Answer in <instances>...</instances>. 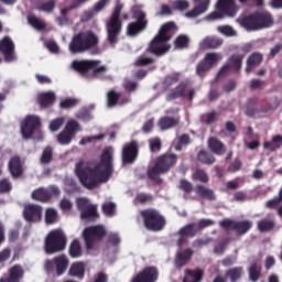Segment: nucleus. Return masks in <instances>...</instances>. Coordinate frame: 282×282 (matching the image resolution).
Wrapping results in <instances>:
<instances>
[{"mask_svg": "<svg viewBox=\"0 0 282 282\" xmlns=\"http://www.w3.org/2000/svg\"><path fill=\"white\" fill-rule=\"evenodd\" d=\"M76 175L84 188L94 191L98 184H105L109 182L111 175H113V149L106 148L101 155L100 162L95 167L85 165L83 161L76 165Z\"/></svg>", "mask_w": 282, "mask_h": 282, "instance_id": "1", "label": "nucleus"}, {"mask_svg": "<svg viewBox=\"0 0 282 282\" xmlns=\"http://www.w3.org/2000/svg\"><path fill=\"white\" fill-rule=\"evenodd\" d=\"M173 28H175L173 22L163 24L159 33L150 42L147 52L158 57L169 54V52H171L169 41L173 39Z\"/></svg>", "mask_w": 282, "mask_h": 282, "instance_id": "2", "label": "nucleus"}, {"mask_svg": "<svg viewBox=\"0 0 282 282\" xmlns=\"http://www.w3.org/2000/svg\"><path fill=\"white\" fill-rule=\"evenodd\" d=\"M175 164H177V154L164 153L159 155L154 161V165L148 170L149 180L160 184L162 182L160 175L169 173Z\"/></svg>", "mask_w": 282, "mask_h": 282, "instance_id": "3", "label": "nucleus"}, {"mask_svg": "<svg viewBox=\"0 0 282 282\" xmlns=\"http://www.w3.org/2000/svg\"><path fill=\"white\" fill-rule=\"evenodd\" d=\"M123 8L124 4L117 1L110 18L106 23L107 41L111 47L118 45L120 34H122V19H120V14H122Z\"/></svg>", "mask_w": 282, "mask_h": 282, "instance_id": "4", "label": "nucleus"}, {"mask_svg": "<svg viewBox=\"0 0 282 282\" xmlns=\"http://www.w3.org/2000/svg\"><path fill=\"white\" fill-rule=\"evenodd\" d=\"M98 43L99 40L96 33L91 31L79 32L73 36L68 50L70 54H84V52H89V50H96Z\"/></svg>", "mask_w": 282, "mask_h": 282, "instance_id": "5", "label": "nucleus"}, {"mask_svg": "<svg viewBox=\"0 0 282 282\" xmlns=\"http://www.w3.org/2000/svg\"><path fill=\"white\" fill-rule=\"evenodd\" d=\"M210 226H215V220L210 218H203L198 220V223H189L183 226L176 235L178 239L176 240L177 248H184L186 243H188V238L194 239L197 237V234L202 232L205 228H210Z\"/></svg>", "mask_w": 282, "mask_h": 282, "instance_id": "6", "label": "nucleus"}, {"mask_svg": "<svg viewBox=\"0 0 282 282\" xmlns=\"http://www.w3.org/2000/svg\"><path fill=\"white\" fill-rule=\"evenodd\" d=\"M143 225L151 232H160L166 227V218L155 208H145L140 212Z\"/></svg>", "mask_w": 282, "mask_h": 282, "instance_id": "7", "label": "nucleus"}, {"mask_svg": "<svg viewBox=\"0 0 282 282\" xmlns=\"http://www.w3.org/2000/svg\"><path fill=\"white\" fill-rule=\"evenodd\" d=\"M132 19H134V22L127 25L128 36H138L149 28V18H147V12L142 10V6L132 7Z\"/></svg>", "mask_w": 282, "mask_h": 282, "instance_id": "8", "label": "nucleus"}, {"mask_svg": "<svg viewBox=\"0 0 282 282\" xmlns=\"http://www.w3.org/2000/svg\"><path fill=\"white\" fill-rule=\"evenodd\" d=\"M272 23V14L269 12H254L241 20L242 28L249 31L263 30L270 28Z\"/></svg>", "mask_w": 282, "mask_h": 282, "instance_id": "9", "label": "nucleus"}, {"mask_svg": "<svg viewBox=\"0 0 282 282\" xmlns=\"http://www.w3.org/2000/svg\"><path fill=\"white\" fill-rule=\"evenodd\" d=\"M217 11L209 13L207 15L208 21H217L218 19H224V17H229V19H235L237 12H239V7L235 0H218Z\"/></svg>", "mask_w": 282, "mask_h": 282, "instance_id": "10", "label": "nucleus"}, {"mask_svg": "<svg viewBox=\"0 0 282 282\" xmlns=\"http://www.w3.org/2000/svg\"><path fill=\"white\" fill-rule=\"evenodd\" d=\"M67 246V238L62 230H53L48 234L45 240L46 254H56V252H63Z\"/></svg>", "mask_w": 282, "mask_h": 282, "instance_id": "11", "label": "nucleus"}, {"mask_svg": "<svg viewBox=\"0 0 282 282\" xmlns=\"http://www.w3.org/2000/svg\"><path fill=\"white\" fill-rule=\"evenodd\" d=\"M100 65V62L98 61H74L72 63L73 69L75 72H78L83 76L87 74L88 72H93V78H97L99 74H105L107 72V66H98Z\"/></svg>", "mask_w": 282, "mask_h": 282, "instance_id": "12", "label": "nucleus"}, {"mask_svg": "<svg viewBox=\"0 0 282 282\" xmlns=\"http://www.w3.org/2000/svg\"><path fill=\"white\" fill-rule=\"evenodd\" d=\"M78 131H82L80 123H78L76 119L68 120L63 131L57 134L58 144H62V147L72 144V140L76 138V133H78Z\"/></svg>", "mask_w": 282, "mask_h": 282, "instance_id": "13", "label": "nucleus"}, {"mask_svg": "<svg viewBox=\"0 0 282 282\" xmlns=\"http://www.w3.org/2000/svg\"><path fill=\"white\" fill-rule=\"evenodd\" d=\"M107 235V231L102 226L87 227L83 231V238L85 241L86 250H94L96 241H100L102 237Z\"/></svg>", "mask_w": 282, "mask_h": 282, "instance_id": "14", "label": "nucleus"}, {"mask_svg": "<svg viewBox=\"0 0 282 282\" xmlns=\"http://www.w3.org/2000/svg\"><path fill=\"white\" fill-rule=\"evenodd\" d=\"M220 228L224 230H235L238 237H243L247 232H250L252 229V221L250 220H232V219H224L219 223Z\"/></svg>", "mask_w": 282, "mask_h": 282, "instance_id": "15", "label": "nucleus"}, {"mask_svg": "<svg viewBox=\"0 0 282 282\" xmlns=\"http://www.w3.org/2000/svg\"><path fill=\"white\" fill-rule=\"evenodd\" d=\"M223 56L219 53H207L205 57L197 64L196 74L200 78L206 76L207 72H210L212 67H215L219 61H221Z\"/></svg>", "mask_w": 282, "mask_h": 282, "instance_id": "16", "label": "nucleus"}, {"mask_svg": "<svg viewBox=\"0 0 282 282\" xmlns=\"http://www.w3.org/2000/svg\"><path fill=\"white\" fill-rule=\"evenodd\" d=\"M39 129H41V118L34 115L26 116L21 123V133L25 140H30Z\"/></svg>", "mask_w": 282, "mask_h": 282, "instance_id": "17", "label": "nucleus"}, {"mask_svg": "<svg viewBox=\"0 0 282 282\" xmlns=\"http://www.w3.org/2000/svg\"><path fill=\"white\" fill-rule=\"evenodd\" d=\"M61 195V189L55 186L48 187H39L37 189L32 192V199L35 202H42V204H47L52 197H58Z\"/></svg>", "mask_w": 282, "mask_h": 282, "instance_id": "18", "label": "nucleus"}, {"mask_svg": "<svg viewBox=\"0 0 282 282\" xmlns=\"http://www.w3.org/2000/svg\"><path fill=\"white\" fill-rule=\"evenodd\" d=\"M140 153V148L138 147V141L132 140L129 143H126L122 148V164H135L138 155Z\"/></svg>", "mask_w": 282, "mask_h": 282, "instance_id": "19", "label": "nucleus"}, {"mask_svg": "<svg viewBox=\"0 0 282 282\" xmlns=\"http://www.w3.org/2000/svg\"><path fill=\"white\" fill-rule=\"evenodd\" d=\"M23 217L28 224H39L43 219V207L35 204L26 205L23 209Z\"/></svg>", "mask_w": 282, "mask_h": 282, "instance_id": "20", "label": "nucleus"}, {"mask_svg": "<svg viewBox=\"0 0 282 282\" xmlns=\"http://www.w3.org/2000/svg\"><path fill=\"white\" fill-rule=\"evenodd\" d=\"M77 208L80 210L82 219H91L98 217V206L91 205L88 198H78Z\"/></svg>", "mask_w": 282, "mask_h": 282, "instance_id": "21", "label": "nucleus"}, {"mask_svg": "<svg viewBox=\"0 0 282 282\" xmlns=\"http://www.w3.org/2000/svg\"><path fill=\"white\" fill-rule=\"evenodd\" d=\"M243 64V55L232 54L229 57L228 65H225L218 72V76H226L230 69L234 72H241V66Z\"/></svg>", "mask_w": 282, "mask_h": 282, "instance_id": "22", "label": "nucleus"}, {"mask_svg": "<svg viewBox=\"0 0 282 282\" xmlns=\"http://www.w3.org/2000/svg\"><path fill=\"white\" fill-rule=\"evenodd\" d=\"M160 276V272L155 267H145L141 272H139L131 282H155Z\"/></svg>", "mask_w": 282, "mask_h": 282, "instance_id": "23", "label": "nucleus"}, {"mask_svg": "<svg viewBox=\"0 0 282 282\" xmlns=\"http://www.w3.org/2000/svg\"><path fill=\"white\" fill-rule=\"evenodd\" d=\"M0 52L7 63L14 61V42H12V39L6 36L0 41Z\"/></svg>", "mask_w": 282, "mask_h": 282, "instance_id": "24", "label": "nucleus"}, {"mask_svg": "<svg viewBox=\"0 0 282 282\" xmlns=\"http://www.w3.org/2000/svg\"><path fill=\"white\" fill-rule=\"evenodd\" d=\"M195 251L192 248H186L183 251L176 253L174 259V267L176 270H182L185 265H188L191 259H193Z\"/></svg>", "mask_w": 282, "mask_h": 282, "instance_id": "25", "label": "nucleus"}, {"mask_svg": "<svg viewBox=\"0 0 282 282\" xmlns=\"http://www.w3.org/2000/svg\"><path fill=\"white\" fill-rule=\"evenodd\" d=\"M194 3L195 7L193 10L185 13L187 19H197V17H202V14L207 12L210 7V0H194Z\"/></svg>", "mask_w": 282, "mask_h": 282, "instance_id": "26", "label": "nucleus"}, {"mask_svg": "<svg viewBox=\"0 0 282 282\" xmlns=\"http://www.w3.org/2000/svg\"><path fill=\"white\" fill-rule=\"evenodd\" d=\"M186 89H188V80L181 82L174 89H171L165 96V100L171 102L177 98H186Z\"/></svg>", "mask_w": 282, "mask_h": 282, "instance_id": "27", "label": "nucleus"}, {"mask_svg": "<svg viewBox=\"0 0 282 282\" xmlns=\"http://www.w3.org/2000/svg\"><path fill=\"white\" fill-rule=\"evenodd\" d=\"M25 274V270H23V267L21 264H15L10 268L9 270V276L8 278H1L0 282H20L21 278Z\"/></svg>", "mask_w": 282, "mask_h": 282, "instance_id": "28", "label": "nucleus"}, {"mask_svg": "<svg viewBox=\"0 0 282 282\" xmlns=\"http://www.w3.org/2000/svg\"><path fill=\"white\" fill-rule=\"evenodd\" d=\"M207 147L212 153L215 155H225L226 154V144L221 142L217 137H210L207 140Z\"/></svg>", "mask_w": 282, "mask_h": 282, "instance_id": "29", "label": "nucleus"}, {"mask_svg": "<svg viewBox=\"0 0 282 282\" xmlns=\"http://www.w3.org/2000/svg\"><path fill=\"white\" fill-rule=\"evenodd\" d=\"M158 127L161 129V131H169V129L180 127V117H161L158 121Z\"/></svg>", "mask_w": 282, "mask_h": 282, "instance_id": "30", "label": "nucleus"}, {"mask_svg": "<svg viewBox=\"0 0 282 282\" xmlns=\"http://www.w3.org/2000/svg\"><path fill=\"white\" fill-rule=\"evenodd\" d=\"M9 171L12 177H21L23 175V163H21V158L12 156L9 161Z\"/></svg>", "mask_w": 282, "mask_h": 282, "instance_id": "31", "label": "nucleus"}, {"mask_svg": "<svg viewBox=\"0 0 282 282\" xmlns=\"http://www.w3.org/2000/svg\"><path fill=\"white\" fill-rule=\"evenodd\" d=\"M195 193L197 197H200L202 199H207L208 202H215V199H217V195H215V191L202 184H198L195 186Z\"/></svg>", "mask_w": 282, "mask_h": 282, "instance_id": "32", "label": "nucleus"}, {"mask_svg": "<svg viewBox=\"0 0 282 282\" xmlns=\"http://www.w3.org/2000/svg\"><path fill=\"white\" fill-rule=\"evenodd\" d=\"M204 281V269H185L183 282H202Z\"/></svg>", "mask_w": 282, "mask_h": 282, "instance_id": "33", "label": "nucleus"}, {"mask_svg": "<svg viewBox=\"0 0 282 282\" xmlns=\"http://www.w3.org/2000/svg\"><path fill=\"white\" fill-rule=\"evenodd\" d=\"M37 102L41 109H47V107H52L56 102V94L53 91L42 93L37 98Z\"/></svg>", "mask_w": 282, "mask_h": 282, "instance_id": "34", "label": "nucleus"}, {"mask_svg": "<svg viewBox=\"0 0 282 282\" xmlns=\"http://www.w3.org/2000/svg\"><path fill=\"white\" fill-rule=\"evenodd\" d=\"M221 45H224V40L217 36H206L200 42L202 50H217V47H221Z\"/></svg>", "mask_w": 282, "mask_h": 282, "instance_id": "35", "label": "nucleus"}, {"mask_svg": "<svg viewBox=\"0 0 282 282\" xmlns=\"http://www.w3.org/2000/svg\"><path fill=\"white\" fill-rule=\"evenodd\" d=\"M85 262H74L68 270V276H75V279L83 281V279H85Z\"/></svg>", "mask_w": 282, "mask_h": 282, "instance_id": "36", "label": "nucleus"}, {"mask_svg": "<svg viewBox=\"0 0 282 282\" xmlns=\"http://www.w3.org/2000/svg\"><path fill=\"white\" fill-rule=\"evenodd\" d=\"M259 99L257 97L249 98L245 106V113L248 118H254L259 115Z\"/></svg>", "mask_w": 282, "mask_h": 282, "instance_id": "37", "label": "nucleus"}, {"mask_svg": "<svg viewBox=\"0 0 282 282\" xmlns=\"http://www.w3.org/2000/svg\"><path fill=\"white\" fill-rule=\"evenodd\" d=\"M260 63H263V54L261 53L251 54L247 59V67H246L247 74H250L253 67H259Z\"/></svg>", "mask_w": 282, "mask_h": 282, "instance_id": "38", "label": "nucleus"}, {"mask_svg": "<svg viewBox=\"0 0 282 282\" xmlns=\"http://www.w3.org/2000/svg\"><path fill=\"white\" fill-rule=\"evenodd\" d=\"M54 263L57 276H63L67 270V265H69V260L65 256H59L54 258Z\"/></svg>", "mask_w": 282, "mask_h": 282, "instance_id": "39", "label": "nucleus"}, {"mask_svg": "<svg viewBox=\"0 0 282 282\" xmlns=\"http://www.w3.org/2000/svg\"><path fill=\"white\" fill-rule=\"evenodd\" d=\"M68 254L72 259H79V257H83V245H80L78 239H74L70 242Z\"/></svg>", "mask_w": 282, "mask_h": 282, "instance_id": "40", "label": "nucleus"}, {"mask_svg": "<svg viewBox=\"0 0 282 282\" xmlns=\"http://www.w3.org/2000/svg\"><path fill=\"white\" fill-rule=\"evenodd\" d=\"M226 279H229L230 282L240 281L243 276V267H234L226 271L225 273Z\"/></svg>", "mask_w": 282, "mask_h": 282, "instance_id": "41", "label": "nucleus"}, {"mask_svg": "<svg viewBox=\"0 0 282 282\" xmlns=\"http://www.w3.org/2000/svg\"><path fill=\"white\" fill-rule=\"evenodd\" d=\"M249 279L252 282H257L261 279V262L254 261L248 269Z\"/></svg>", "mask_w": 282, "mask_h": 282, "instance_id": "42", "label": "nucleus"}, {"mask_svg": "<svg viewBox=\"0 0 282 282\" xmlns=\"http://www.w3.org/2000/svg\"><path fill=\"white\" fill-rule=\"evenodd\" d=\"M264 149H267L268 151H279V149H281L282 147V135L281 134H276L272 137L271 141H265L263 143Z\"/></svg>", "mask_w": 282, "mask_h": 282, "instance_id": "43", "label": "nucleus"}, {"mask_svg": "<svg viewBox=\"0 0 282 282\" xmlns=\"http://www.w3.org/2000/svg\"><path fill=\"white\" fill-rule=\"evenodd\" d=\"M197 160L198 162H200L202 164H206L207 166L213 165V163L217 161V159H215V155L206 150L198 151Z\"/></svg>", "mask_w": 282, "mask_h": 282, "instance_id": "44", "label": "nucleus"}, {"mask_svg": "<svg viewBox=\"0 0 282 282\" xmlns=\"http://www.w3.org/2000/svg\"><path fill=\"white\" fill-rule=\"evenodd\" d=\"M275 226H276V223H274V220L269 218H263L260 221H258L259 232H270L271 230H274Z\"/></svg>", "mask_w": 282, "mask_h": 282, "instance_id": "45", "label": "nucleus"}, {"mask_svg": "<svg viewBox=\"0 0 282 282\" xmlns=\"http://www.w3.org/2000/svg\"><path fill=\"white\" fill-rule=\"evenodd\" d=\"M121 94L116 91L115 89H111L107 93V107L110 109L113 107H117L119 105Z\"/></svg>", "mask_w": 282, "mask_h": 282, "instance_id": "46", "label": "nucleus"}, {"mask_svg": "<svg viewBox=\"0 0 282 282\" xmlns=\"http://www.w3.org/2000/svg\"><path fill=\"white\" fill-rule=\"evenodd\" d=\"M191 43V39L186 34L178 35L174 41L175 50H186Z\"/></svg>", "mask_w": 282, "mask_h": 282, "instance_id": "47", "label": "nucleus"}, {"mask_svg": "<svg viewBox=\"0 0 282 282\" xmlns=\"http://www.w3.org/2000/svg\"><path fill=\"white\" fill-rule=\"evenodd\" d=\"M180 83V74L178 73H174L172 75H167L164 80H163V89L164 91H169V89H171V87H173V85Z\"/></svg>", "mask_w": 282, "mask_h": 282, "instance_id": "48", "label": "nucleus"}, {"mask_svg": "<svg viewBox=\"0 0 282 282\" xmlns=\"http://www.w3.org/2000/svg\"><path fill=\"white\" fill-rule=\"evenodd\" d=\"M36 10H39L40 12H46L47 14H52V12L56 10V0H48L42 2L36 7Z\"/></svg>", "mask_w": 282, "mask_h": 282, "instance_id": "49", "label": "nucleus"}, {"mask_svg": "<svg viewBox=\"0 0 282 282\" xmlns=\"http://www.w3.org/2000/svg\"><path fill=\"white\" fill-rule=\"evenodd\" d=\"M52 160H54V149L48 145L43 150L40 162L41 164H50Z\"/></svg>", "mask_w": 282, "mask_h": 282, "instance_id": "50", "label": "nucleus"}, {"mask_svg": "<svg viewBox=\"0 0 282 282\" xmlns=\"http://www.w3.org/2000/svg\"><path fill=\"white\" fill-rule=\"evenodd\" d=\"M193 180L195 182H202V184H208L209 182V177L208 174L206 173V171L202 170V169H196L192 175Z\"/></svg>", "mask_w": 282, "mask_h": 282, "instance_id": "51", "label": "nucleus"}, {"mask_svg": "<svg viewBox=\"0 0 282 282\" xmlns=\"http://www.w3.org/2000/svg\"><path fill=\"white\" fill-rule=\"evenodd\" d=\"M58 221V212L54 208H47L45 212V223L47 226H52V224H56Z\"/></svg>", "mask_w": 282, "mask_h": 282, "instance_id": "52", "label": "nucleus"}, {"mask_svg": "<svg viewBox=\"0 0 282 282\" xmlns=\"http://www.w3.org/2000/svg\"><path fill=\"white\" fill-rule=\"evenodd\" d=\"M153 63H155L153 57L139 56L133 65L134 67H149V65H153Z\"/></svg>", "mask_w": 282, "mask_h": 282, "instance_id": "53", "label": "nucleus"}, {"mask_svg": "<svg viewBox=\"0 0 282 282\" xmlns=\"http://www.w3.org/2000/svg\"><path fill=\"white\" fill-rule=\"evenodd\" d=\"M149 147L151 153H159V151H162V140L160 138H152L149 140Z\"/></svg>", "mask_w": 282, "mask_h": 282, "instance_id": "54", "label": "nucleus"}, {"mask_svg": "<svg viewBox=\"0 0 282 282\" xmlns=\"http://www.w3.org/2000/svg\"><path fill=\"white\" fill-rule=\"evenodd\" d=\"M29 23L32 25V28H35V30H39L40 32H43V30L46 28L45 22L41 21V19L34 15L29 17Z\"/></svg>", "mask_w": 282, "mask_h": 282, "instance_id": "55", "label": "nucleus"}, {"mask_svg": "<svg viewBox=\"0 0 282 282\" xmlns=\"http://www.w3.org/2000/svg\"><path fill=\"white\" fill-rule=\"evenodd\" d=\"M174 10H178V12H185V10H188L191 8V3L188 0H175L173 2Z\"/></svg>", "mask_w": 282, "mask_h": 282, "instance_id": "56", "label": "nucleus"}, {"mask_svg": "<svg viewBox=\"0 0 282 282\" xmlns=\"http://www.w3.org/2000/svg\"><path fill=\"white\" fill-rule=\"evenodd\" d=\"M228 243H230V238H226L225 240L218 242L214 247L215 254H224V252H226V246H228Z\"/></svg>", "mask_w": 282, "mask_h": 282, "instance_id": "57", "label": "nucleus"}, {"mask_svg": "<svg viewBox=\"0 0 282 282\" xmlns=\"http://www.w3.org/2000/svg\"><path fill=\"white\" fill-rule=\"evenodd\" d=\"M135 200L139 204H149V203L153 202V195L147 194V193H139L135 196Z\"/></svg>", "mask_w": 282, "mask_h": 282, "instance_id": "58", "label": "nucleus"}, {"mask_svg": "<svg viewBox=\"0 0 282 282\" xmlns=\"http://www.w3.org/2000/svg\"><path fill=\"white\" fill-rule=\"evenodd\" d=\"M12 191V183L8 178H3L0 181V195L6 193H10Z\"/></svg>", "mask_w": 282, "mask_h": 282, "instance_id": "59", "label": "nucleus"}, {"mask_svg": "<svg viewBox=\"0 0 282 282\" xmlns=\"http://www.w3.org/2000/svg\"><path fill=\"white\" fill-rule=\"evenodd\" d=\"M63 124H65V118L54 119L50 123V130L51 131H58V129H61V127H63Z\"/></svg>", "mask_w": 282, "mask_h": 282, "instance_id": "60", "label": "nucleus"}, {"mask_svg": "<svg viewBox=\"0 0 282 282\" xmlns=\"http://www.w3.org/2000/svg\"><path fill=\"white\" fill-rule=\"evenodd\" d=\"M265 87V80L263 79H251L250 80V89L252 91H257V89H263Z\"/></svg>", "mask_w": 282, "mask_h": 282, "instance_id": "61", "label": "nucleus"}, {"mask_svg": "<svg viewBox=\"0 0 282 282\" xmlns=\"http://www.w3.org/2000/svg\"><path fill=\"white\" fill-rule=\"evenodd\" d=\"M76 99L66 98L59 102L61 109H72L73 107H76Z\"/></svg>", "mask_w": 282, "mask_h": 282, "instance_id": "62", "label": "nucleus"}, {"mask_svg": "<svg viewBox=\"0 0 282 282\" xmlns=\"http://www.w3.org/2000/svg\"><path fill=\"white\" fill-rule=\"evenodd\" d=\"M218 32H220V34H224L225 36H235V34H237V32H235V29H232V26L230 25L218 26Z\"/></svg>", "mask_w": 282, "mask_h": 282, "instance_id": "63", "label": "nucleus"}, {"mask_svg": "<svg viewBox=\"0 0 282 282\" xmlns=\"http://www.w3.org/2000/svg\"><path fill=\"white\" fill-rule=\"evenodd\" d=\"M102 213L107 215L108 217H111L113 213H116V204L113 203H107L102 205Z\"/></svg>", "mask_w": 282, "mask_h": 282, "instance_id": "64", "label": "nucleus"}]
</instances>
